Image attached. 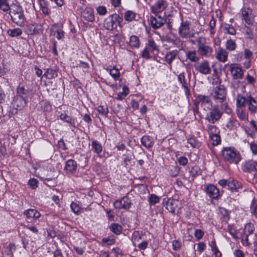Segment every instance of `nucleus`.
Masks as SVG:
<instances>
[{
  "mask_svg": "<svg viewBox=\"0 0 257 257\" xmlns=\"http://www.w3.org/2000/svg\"><path fill=\"white\" fill-rule=\"evenodd\" d=\"M10 14L13 21L17 25L20 26L24 25L25 18L21 7L15 6L10 11Z\"/></svg>",
  "mask_w": 257,
  "mask_h": 257,
  "instance_id": "f257e3e1",
  "label": "nucleus"
},
{
  "mask_svg": "<svg viewBox=\"0 0 257 257\" xmlns=\"http://www.w3.org/2000/svg\"><path fill=\"white\" fill-rule=\"evenodd\" d=\"M222 155L226 161L237 164L240 160L239 154L231 148H224Z\"/></svg>",
  "mask_w": 257,
  "mask_h": 257,
  "instance_id": "f03ea898",
  "label": "nucleus"
},
{
  "mask_svg": "<svg viewBox=\"0 0 257 257\" xmlns=\"http://www.w3.org/2000/svg\"><path fill=\"white\" fill-rule=\"evenodd\" d=\"M198 45V52L203 56H210L212 53V48L208 45L205 41V39L199 37L196 40Z\"/></svg>",
  "mask_w": 257,
  "mask_h": 257,
  "instance_id": "7ed1b4c3",
  "label": "nucleus"
},
{
  "mask_svg": "<svg viewBox=\"0 0 257 257\" xmlns=\"http://www.w3.org/2000/svg\"><path fill=\"white\" fill-rule=\"evenodd\" d=\"M28 101L20 96H15L11 103L10 112L12 114L17 113L19 110H21L26 104Z\"/></svg>",
  "mask_w": 257,
  "mask_h": 257,
  "instance_id": "20e7f679",
  "label": "nucleus"
},
{
  "mask_svg": "<svg viewBox=\"0 0 257 257\" xmlns=\"http://www.w3.org/2000/svg\"><path fill=\"white\" fill-rule=\"evenodd\" d=\"M254 230V227L252 223H247L244 227L243 234L241 235V241L243 245L249 246L250 244L249 240L251 237L250 235L252 234Z\"/></svg>",
  "mask_w": 257,
  "mask_h": 257,
  "instance_id": "39448f33",
  "label": "nucleus"
},
{
  "mask_svg": "<svg viewBox=\"0 0 257 257\" xmlns=\"http://www.w3.org/2000/svg\"><path fill=\"white\" fill-rule=\"evenodd\" d=\"M222 115V112L217 105H214L207 113L206 119L211 123H214L218 121Z\"/></svg>",
  "mask_w": 257,
  "mask_h": 257,
  "instance_id": "423d86ee",
  "label": "nucleus"
},
{
  "mask_svg": "<svg viewBox=\"0 0 257 257\" xmlns=\"http://www.w3.org/2000/svg\"><path fill=\"white\" fill-rule=\"evenodd\" d=\"M214 100L218 102H223L226 99V91L223 85L216 87L211 93Z\"/></svg>",
  "mask_w": 257,
  "mask_h": 257,
  "instance_id": "0eeeda50",
  "label": "nucleus"
},
{
  "mask_svg": "<svg viewBox=\"0 0 257 257\" xmlns=\"http://www.w3.org/2000/svg\"><path fill=\"white\" fill-rule=\"evenodd\" d=\"M166 209L171 213H177L181 207V202L178 200L169 199L166 202Z\"/></svg>",
  "mask_w": 257,
  "mask_h": 257,
  "instance_id": "6e6552de",
  "label": "nucleus"
},
{
  "mask_svg": "<svg viewBox=\"0 0 257 257\" xmlns=\"http://www.w3.org/2000/svg\"><path fill=\"white\" fill-rule=\"evenodd\" d=\"M113 205L116 209H128L130 208L131 202L128 197H123L120 200H116Z\"/></svg>",
  "mask_w": 257,
  "mask_h": 257,
  "instance_id": "1a4fd4ad",
  "label": "nucleus"
},
{
  "mask_svg": "<svg viewBox=\"0 0 257 257\" xmlns=\"http://www.w3.org/2000/svg\"><path fill=\"white\" fill-rule=\"evenodd\" d=\"M117 17L118 16L117 15H111L105 20L104 25L107 30H112L116 28L117 24L116 21Z\"/></svg>",
  "mask_w": 257,
  "mask_h": 257,
  "instance_id": "9d476101",
  "label": "nucleus"
},
{
  "mask_svg": "<svg viewBox=\"0 0 257 257\" xmlns=\"http://www.w3.org/2000/svg\"><path fill=\"white\" fill-rule=\"evenodd\" d=\"M229 68L231 75L234 79H238L242 78L243 72L241 68L233 64H231Z\"/></svg>",
  "mask_w": 257,
  "mask_h": 257,
  "instance_id": "9b49d317",
  "label": "nucleus"
},
{
  "mask_svg": "<svg viewBox=\"0 0 257 257\" xmlns=\"http://www.w3.org/2000/svg\"><path fill=\"white\" fill-rule=\"evenodd\" d=\"M17 96H20L24 99L28 101L29 99H31L32 97V92L29 89H26L23 86H21L20 84L17 88Z\"/></svg>",
  "mask_w": 257,
  "mask_h": 257,
  "instance_id": "f8f14e48",
  "label": "nucleus"
},
{
  "mask_svg": "<svg viewBox=\"0 0 257 257\" xmlns=\"http://www.w3.org/2000/svg\"><path fill=\"white\" fill-rule=\"evenodd\" d=\"M151 22L152 27L156 29L160 28L165 23H167V20L156 14L155 17H152L151 18Z\"/></svg>",
  "mask_w": 257,
  "mask_h": 257,
  "instance_id": "ddd939ff",
  "label": "nucleus"
},
{
  "mask_svg": "<svg viewBox=\"0 0 257 257\" xmlns=\"http://www.w3.org/2000/svg\"><path fill=\"white\" fill-rule=\"evenodd\" d=\"M167 7V2L165 0L158 1L151 7L152 13L157 14L163 11Z\"/></svg>",
  "mask_w": 257,
  "mask_h": 257,
  "instance_id": "4468645a",
  "label": "nucleus"
},
{
  "mask_svg": "<svg viewBox=\"0 0 257 257\" xmlns=\"http://www.w3.org/2000/svg\"><path fill=\"white\" fill-rule=\"evenodd\" d=\"M196 69L201 74L204 75H207L211 73V68L207 61L202 62L196 67Z\"/></svg>",
  "mask_w": 257,
  "mask_h": 257,
  "instance_id": "2eb2a0df",
  "label": "nucleus"
},
{
  "mask_svg": "<svg viewBox=\"0 0 257 257\" xmlns=\"http://www.w3.org/2000/svg\"><path fill=\"white\" fill-rule=\"evenodd\" d=\"M189 32V23L188 21L182 22L179 30V33L180 36L183 38H186Z\"/></svg>",
  "mask_w": 257,
  "mask_h": 257,
  "instance_id": "dca6fc26",
  "label": "nucleus"
},
{
  "mask_svg": "<svg viewBox=\"0 0 257 257\" xmlns=\"http://www.w3.org/2000/svg\"><path fill=\"white\" fill-rule=\"evenodd\" d=\"M244 172H251L255 171L257 172V162L249 160L246 162L242 166Z\"/></svg>",
  "mask_w": 257,
  "mask_h": 257,
  "instance_id": "f3484780",
  "label": "nucleus"
},
{
  "mask_svg": "<svg viewBox=\"0 0 257 257\" xmlns=\"http://www.w3.org/2000/svg\"><path fill=\"white\" fill-rule=\"evenodd\" d=\"M206 192L213 199H216L219 195V189L213 185H208L206 188Z\"/></svg>",
  "mask_w": 257,
  "mask_h": 257,
  "instance_id": "a211bd4d",
  "label": "nucleus"
},
{
  "mask_svg": "<svg viewBox=\"0 0 257 257\" xmlns=\"http://www.w3.org/2000/svg\"><path fill=\"white\" fill-rule=\"evenodd\" d=\"M179 81L182 84V87L184 88L186 94H189V81L186 79L184 73H180L178 76Z\"/></svg>",
  "mask_w": 257,
  "mask_h": 257,
  "instance_id": "6ab92c4d",
  "label": "nucleus"
},
{
  "mask_svg": "<svg viewBox=\"0 0 257 257\" xmlns=\"http://www.w3.org/2000/svg\"><path fill=\"white\" fill-rule=\"evenodd\" d=\"M248 109L251 113H254L257 109V102L255 99L251 96H247V102Z\"/></svg>",
  "mask_w": 257,
  "mask_h": 257,
  "instance_id": "aec40b11",
  "label": "nucleus"
},
{
  "mask_svg": "<svg viewBox=\"0 0 257 257\" xmlns=\"http://www.w3.org/2000/svg\"><path fill=\"white\" fill-rule=\"evenodd\" d=\"M29 221H32L33 219H36L40 216V213L35 209H30L24 212Z\"/></svg>",
  "mask_w": 257,
  "mask_h": 257,
  "instance_id": "412c9836",
  "label": "nucleus"
},
{
  "mask_svg": "<svg viewBox=\"0 0 257 257\" xmlns=\"http://www.w3.org/2000/svg\"><path fill=\"white\" fill-rule=\"evenodd\" d=\"M82 15L86 21L92 22L94 20L93 10L90 8H86L82 12Z\"/></svg>",
  "mask_w": 257,
  "mask_h": 257,
  "instance_id": "4be33fe9",
  "label": "nucleus"
},
{
  "mask_svg": "<svg viewBox=\"0 0 257 257\" xmlns=\"http://www.w3.org/2000/svg\"><path fill=\"white\" fill-rule=\"evenodd\" d=\"M58 69L55 68H49L47 69L46 72L44 74V76L48 79H52L57 77Z\"/></svg>",
  "mask_w": 257,
  "mask_h": 257,
  "instance_id": "5701e85b",
  "label": "nucleus"
},
{
  "mask_svg": "<svg viewBox=\"0 0 257 257\" xmlns=\"http://www.w3.org/2000/svg\"><path fill=\"white\" fill-rule=\"evenodd\" d=\"M227 52L224 49L220 48L217 52L216 58L222 62H225L227 60Z\"/></svg>",
  "mask_w": 257,
  "mask_h": 257,
  "instance_id": "b1692460",
  "label": "nucleus"
},
{
  "mask_svg": "<svg viewBox=\"0 0 257 257\" xmlns=\"http://www.w3.org/2000/svg\"><path fill=\"white\" fill-rule=\"evenodd\" d=\"M77 168L76 162L73 160H69L67 161L65 169L69 172H73L75 171Z\"/></svg>",
  "mask_w": 257,
  "mask_h": 257,
  "instance_id": "393cba45",
  "label": "nucleus"
},
{
  "mask_svg": "<svg viewBox=\"0 0 257 257\" xmlns=\"http://www.w3.org/2000/svg\"><path fill=\"white\" fill-rule=\"evenodd\" d=\"M141 142L142 144L147 148L152 147L154 144V142L152 140V138L147 136L143 137L141 140Z\"/></svg>",
  "mask_w": 257,
  "mask_h": 257,
  "instance_id": "a878e982",
  "label": "nucleus"
},
{
  "mask_svg": "<svg viewBox=\"0 0 257 257\" xmlns=\"http://www.w3.org/2000/svg\"><path fill=\"white\" fill-rule=\"evenodd\" d=\"M177 55V52L176 51L168 52L165 56V61L169 65H171L172 61L176 58Z\"/></svg>",
  "mask_w": 257,
  "mask_h": 257,
  "instance_id": "bb28decb",
  "label": "nucleus"
},
{
  "mask_svg": "<svg viewBox=\"0 0 257 257\" xmlns=\"http://www.w3.org/2000/svg\"><path fill=\"white\" fill-rule=\"evenodd\" d=\"M198 103H201L202 106L203 105L207 104L209 105H211L210 99L208 96L200 95L198 97Z\"/></svg>",
  "mask_w": 257,
  "mask_h": 257,
  "instance_id": "cd10ccee",
  "label": "nucleus"
},
{
  "mask_svg": "<svg viewBox=\"0 0 257 257\" xmlns=\"http://www.w3.org/2000/svg\"><path fill=\"white\" fill-rule=\"evenodd\" d=\"M187 58L193 62H196L199 60V58L197 56L195 51H189L187 54Z\"/></svg>",
  "mask_w": 257,
  "mask_h": 257,
  "instance_id": "c85d7f7f",
  "label": "nucleus"
},
{
  "mask_svg": "<svg viewBox=\"0 0 257 257\" xmlns=\"http://www.w3.org/2000/svg\"><path fill=\"white\" fill-rule=\"evenodd\" d=\"M110 229L116 234H120L122 231V227L117 223H112L110 226Z\"/></svg>",
  "mask_w": 257,
  "mask_h": 257,
  "instance_id": "c756f323",
  "label": "nucleus"
},
{
  "mask_svg": "<svg viewBox=\"0 0 257 257\" xmlns=\"http://www.w3.org/2000/svg\"><path fill=\"white\" fill-rule=\"evenodd\" d=\"M247 97L245 98L240 94H238L237 97V106L238 107L243 106L247 102Z\"/></svg>",
  "mask_w": 257,
  "mask_h": 257,
  "instance_id": "7c9ffc66",
  "label": "nucleus"
},
{
  "mask_svg": "<svg viewBox=\"0 0 257 257\" xmlns=\"http://www.w3.org/2000/svg\"><path fill=\"white\" fill-rule=\"evenodd\" d=\"M129 44L132 47H138L140 44L139 38L136 36H131L130 39Z\"/></svg>",
  "mask_w": 257,
  "mask_h": 257,
  "instance_id": "2f4dec72",
  "label": "nucleus"
},
{
  "mask_svg": "<svg viewBox=\"0 0 257 257\" xmlns=\"http://www.w3.org/2000/svg\"><path fill=\"white\" fill-rule=\"evenodd\" d=\"M223 29L225 31V33L228 34L234 35L236 34V30L230 25L225 24L223 27Z\"/></svg>",
  "mask_w": 257,
  "mask_h": 257,
  "instance_id": "473e14b6",
  "label": "nucleus"
},
{
  "mask_svg": "<svg viewBox=\"0 0 257 257\" xmlns=\"http://www.w3.org/2000/svg\"><path fill=\"white\" fill-rule=\"evenodd\" d=\"M8 34L11 37H17L22 35V31L19 28L10 29L8 31Z\"/></svg>",
  "mask_w": 257,
  "mask_h": 257,
  "instance_id": "72a5a7b5",
  "label": "nucleus"
},
{
  "mask_svg": "<svg viewBox=\"0 0 257 257\" xmlns=\"http://www.w3.org/2000/svg\"><path fill=\"white\" fill-rule=\"evenodd\" d=\"M227 186L230 190L233 191L236 190L239 187V184L238 182L233 179H229L228 180Z\"/></svg>",
  "mask_w": 257,
  "mask_h": 257,
  "instance_id": "f704fd0d",
  "label": "nucleus"
},
{
  "mask_svg": "<svg viewBox=\"0 0 257 257\" xmlns=\"http://www.w3.org/2000/svg\"><path fill=\"white\" fill-rule=\"evenodd\" d=\"M39 4L43 14L46 15H48L49 14V11L45 0H39Z\"/></svg>",
  "mask_w": 257,
  "mask_h": 257,
  "instance_id": "c9c22d12",
  "label": "nucleus"
},
{
  "mask_svg": "<svg viewBox=\"0 0 257 257\" xmlns=\"http://www.w3.org/2000/svg\"><path fill=\"white\" fill-rule=\"evenodd\" d=\"M220 214L221 215L222 219L224 221H227L229 219V215L226 209L223 208H220L219 209Z\"/></svg>",
  "mask_w": 257,
  "mask_h": 257,
  "instance_id": "e433bc0d",
  "label": "nucleus"
},
{
  "mask_svg": "<svg viewBox=\"0 0 257 257\" xmlns=\"http://www.w3.org/2000/svg\"><path fill=\"white\" fill-rule=\"evenodd\" d=\"M235 42L231 39H229L226 43V48L229 51H233L235 49Z\"/></svg>",
  "mask_w": 257,
  "mask_h": 257,
  "instance_id": "4c0bfd02",
  "label": "nucleus"
},
{
  "mask_svg": "<svg viewBox=\"0 0 257 257\" xmlns=\"http://www.w3.org/2000/svg\"><path fill=\"white\" fill-rule=\"evenodd\" d=\"M187 141L193 148L199 147L200 146V142L194 137L188 138Z\"/></svg>",
  "mask_w": 257,
  "mask_h": 257,
  "instance_id": "58836bf2",
  "label": "nucleus"
},
{
  "mask_svg": "<svg viewBox=\"0 0 257 257\" xmlns=\"http://www.w3.org/2000/svg\"><path fill=\"white\" fill-rule=\"evenodd\" d=\"M27 32L30 35H35L39 33L38 29L33 25H30L28 26Z\"/></svg>",
  "mask_w": 257,
  "mask_h": 257,
  "instance_id": "ea45409f",
  "label": "nucleus"
},
{
  "mask_svg": "<svg viewBox=\"0 0 257 257\" xmlns=\"http://www.w3.org/2000/svg\"><path fill=\"white\" fill-rule=\"evenodd\" d=\"M92 146L97 154H99L102 151L101 145L96 141L92 142Z\"/></svg>",
  "mask_w": 257,
  "mask_h": 257,
  "instance_id": "a19ab883",
  "label": "nucleus"
},
{
  "mask_svg": "<svg viewBox=\"0 0 257 257\" xmlns=\"http://www.w3.org/2000/svg\"><path fill=\"white\" fill-rule=\"evenodd\" d=\"M109 73L115 80L118 79L119 77V71L118 69H116L115 67H114L112 69H109Z\"/></svg>",
  "mask_w": 257,
  "mask_h": 257,
  "instance_id": "79ce46f5",
  "label": "nucleus"
},
{
  "mask_svg": "<svg viewBox=\"0 0 257 257\" xmlns=\"http://www.w3.org/2000/svg\"><path fill=\"white\" fill-rule=\"evenodd\" d=\"M206 130L210 136L218 133V130L216 126L209 124L207 126Z\"/></svg>",
  "mask_w": 257,
  "mask_h": 257,
  "instance_id": "37998d69",
  "label": "nucleus"
},
{
  "mask_svg": "<svg viewBox=\"0 0 257 257\" xmlns=\"http://www.w3.org/2000/svg\"><path fill=\"white\" fill-rule=\"evenodd\" d=\"M0 9L4 12H8L10 9L7 0H0Z\"/></svg>",
  "mask_w": 257,
  "mask_h": 257,
  "instance_id": "c03bdc74",
  "label": "nucleus"
},
{
  "mask_svg": "<svg viewBox=\"0 0 257 257\" xmlns=\"http://www.w3.org/2000/svg\"><path fill=\"white\" fill-rule=\"evenodd\" d=\"M210 139L212 141L213 145H217L220 142V137L217 134L212 135L210 136Z\"/></svg>",
  "mask_w": 257,
  "mask_h": 257,
  "instance_id": "a18cd8bd",
  "label": "nucleus"
},
{
  "mask_svg": "<svg viewBox=\"0 0 257 257\" xmlns=\"http://www.w3.org/2000/svg\"><path fill=\"white\" fill-rule=\"evenodd\" d=\"M135 14L132 11H128L125 13L124 19L125 21H132L135 19Z\"/></svg>",
  "mask_w": 257,
  "mask_h": 257,
  "instance_id": "49530a36",
  "label": "nucleus"
},
{
  "mask_svg": "<svg viewBox=\"0 0 257 257\" xmlns=\"http://www.w3.org/2000/svg\"><path fill=\"white\" fill-rule=\"evenodd\" d=\"M97 110L99 113L104 116H106L108 112V109L107 106L104 107L102 105L98 106Z\"/></svg>",
  "mask_w": 257,
  "mask_h": 257,
  "instance_id": "de8ad7c7",
  "label": "nucleus"
},
{
  "mask_svg": "<svg viewBox=\"0 0 257 257\" xmlns=\"http://www.w3.org/2000/svg\"><path fill=\"white\" fill-rule=\"evenodd\" d=\"M236 113L238 117L241 120L246 119V115L244 110L241 108L238 107L237 109Z\"/></svg>",
  "mask_w": 257,
  "mask_h": 257,
  "instance_id": "09e8293b",
  "label": "nucleus"
},
{
  "mask_svg": "<svg viewBox=\"0 0 257 257\" xmlns=\"http://www.w3.org/2000/svg\"><path fill=\"white\" fill-rule=\"evenodd\" d=\"M241 16L246 23H250V20L248 17V10L246 9H242L241 10Z\"/></svg>",
  "mask_w": 257,
  "mask_h": 257,
  "instance_id": "8fccbe9b",
  "label": "nucleus"
},
{
  "mask_svg": "<svg viewBox=\"0 0 257 257\" xmlns=\"http://www.w3.org/2000/svg\"><path fill=\"white\" fill-rule=\"evenodd\" d=\"M159 198L155 194H152L149 197V202L151 205H155L159 201Z\"/></svg>",
  "mask_w": 257,
  "mask_h": 257,
  "instance_id": "3c124183",
  "label": "nucleus"
},
{
  "mask_svg": "<svg viewBox=\"0 0 257 257\" xmlns=\"http://www.w3.org/2000/svg\"><path fill=\"white\" fill-rule=\"evenodd\" d=\"M71 208L72 211L76 214H78L80 209V207L77 203L73 202L71 204Z\"/></svg>",
  "mask_w": 257,
  "mask_h": 257,
  "instance_id": "603ef678",
  "label": "nucleus"
},
{
  "mask_svg": "<svg viewBox=\"0 0 257 257\" xmlns=\"http://www.w3.org/2000/svg\"><path fill=\"white\" fill-rule=\"evenodd\" d=\"M244 34L247 36V38L250 39H252L253 38V34L252 33L251 29L246 27L244 29Z\"/></svg>",
  "mask_w": 257,
  "mask_h": 257,
  "instance_id": "864d4df0",
  "label": "nucleus"
},
{
  "mask_svg": "<svg viewBox=\"0 0 257 257\" xmlns=\"http://www.w3.org/2000/svg\"><path fill=\"white\" fill-rule=\"evenodd\" d=\"M132 240L133 241H139L141 239L142 237L140 232L138 231H135L132 235Z\"/></svg>",
  "mask_w": 257,
  "mask_h": 257,
  "instance_id": "5fc2aeb1",
  "label": "nucleus"
},
{
  "mask_svg": "<svg viewBox=\"0 0 257 257\" xmlns=\"http://www.w3.org/2000/svg\"><path fill=\"white\" fill-rule=\"evenodd\" d=\"M38 182L36 179L32 178L29 181L28 184L31 187L34 189L37 187Z\"/></svg>",
  "mask_w": 257,
  "mask_h": 257,
  "instance_id": "6e6d98bb",
  "label": "nucleus"
},
{
  "mask_svg": "<svg viewBox=\"0 0 257 257\" xmlns=\"http://www.w3.org/2000/svg\"><path fill=\"white\" fill-rule=\"evenodd\" d=\"M179 170L178 168H177L175 166H173L170 169V172H172V173L170 172V175L172 176H176L178 175L179 173Z\"/></svg>",
  "mask_w": 257,
  "mask_h": 257,
  "instance_id": "4d7b16f0",
  "label": "nucleus"
},
{
  "mask_svg": "<svg viewBox=\"0 0 257 257\" xmlns=\"http://www.w3.org/2000/svg\"><path fill=\"white\" fill-rule=\"evenodd\" d=\"M194 234L197 239H200L202 238L204 232L200 229H196Z\"/></svg>",
  "mask_w": 257,
  "mask_h": 257,
  "instance_id": "13d9d810",
  "label": "nucleus"
},
{
  "mask_svg": "<svg viewBox=\"0 0 257 257\" xmlns=\"http://www.w3.org/2000/svg\"><path fill=\"white\" fill-rule=\"evenodd\" d=\"M97 13L100 15H104L106 13V9L105 7L100 6L97 9Z\"/></svg>",
  "mask_w": 257,
  "mask_h": 257,
  "instance_id": "bf43d9fd",
  "label": "nucleus"
},
{
  "mask_svg": "<svg viewBox=\"0 0 257 257\" xmlns=\"http://www.w3.org/2000/svg\"><path fill=\"white\" fill-rule=\"evenodd\" d=\"M148 46L152 51L157 49V46L153 40H150L149 41Z\"/></svg>",
  "mask_w": 257,
  "mask_h": 257,
  "instance_id": "052dcab7",
  "label": "nucleus"
},
{
  "mask_svg": "<svg viewBox=\"0 0 257 257\" xmlns=\"http://www.w3.org/2000/svg\"><path fill=\"white\" fill-rule=\"evenodd\" d=\"M178 162L180 165L184 166L188 163V160L186 157H181L178 159Z\"/></svg>",
  "mask_w": 257,
  "mask_h": 257,
  "instance_id": "680f3d73",
  "label": "nucleus"
},
{
  "mask_svg": "<svg viewBox=\"0 0 257 257\" xmlns=\"http://www.w3.org/2000/svg\"><path fill=\"white\" fill-rule=\"evenodd\" d=\"M233 253L235 257H244L243 252L240 249L235 250Z\"/></svg>",
  "mask_w": 257,
  "mask_h": 257,
  "instance_id": "e2e57ef3",
  "label": "nucleus"
},
{
  "mask_svg": "<svg viewBox=\"0 0 257 257\" xmlns=\"http://www.w3.org/2000/svg\"><path fill=\"white\" fill-rule=\"evenodd\" d=\"M252 56V53L248 49L244 50V57L247 59H249Z\"/></svg>",
  "mask_w": 257,
  "mask_h": 257,
  "instance_id": "0e129e2a",
  "label": "nucleus"
},
{
  "mask_svg": "<svg viewBox=\"0 0 257 257\" xmlns=\"http://www.w3.org/2000/svg\"><path fill=\"white\" fill-rule=\"evenodd\" d=\"M60 118L67 122H70L71 118L70 116L65 114H61L60 116Z\"/></svg>",
  "mask_w": 257,
  "mask_h": 257,
  "instance_id": "69168bd1",
  "label": "nucleus"
},
{
  "mask_svg": "<svg viewBox=\"0 0 257 257\" xmlns=\"http://www.w3.org/2000/svg\"><path fill=\"white\" fill-rule=\"evenodd\" d=\"M142 55L143 58H145L146 59H149L151 57L150 53H149V51L147 48H145L143 50Z\"/></svg>",
  "mask_w": 257,
  "mask_h": 257,
  "instance_id": "338daca9",
  "label": "nucleus"
},
{
  "mask_svg": "<svg viewBox=\"0 0 257 257\" xmlns=\"http://www.w3.org/2000/svg\"><path fill=\"white\" fill-rule=\"evenodd\" d=\"M250 148L252 151L253 154H257V144L255 143H251L250 144Z\"/></svg>",
  "mask_w": 257,
  "mask_h": 257,
  "instance_id": "774afa93",
  "label": "nucleus"
}]
</instances>
